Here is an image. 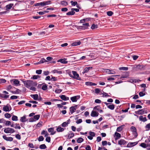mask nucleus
<instances>
[{"instance_id":"nucleus-1","label":"nucleus","mask_w":150,"mask_h":150,"mask_svg":"<svg viewBox=\"0 0 150 150\" xmlns=\"http://www.w3.org/2000/svg\"><path fill=\"white\" fill-rule=\"evenodd\" d=\"M24 86L27 88H29L31 86H36L37 83L36 82H34L33 81L27 80L23 81Z\"/></svg>"},{"instance_id":"nucleus-2","label":"nucleus","mask_w":150,"mask_h":150,"mask_svg":"<svg viewBox=\"0 0 150 150\" xmlns=\"http://www.w3.org/2000/svg\"><path fill=\"white\" fill-rule=\"evenodd\" d=\"M72 72L73 76H72L71 74H69V75L71 77L77 80H79L80 78H79V75L77 74L76 71H72Z\"/></svg>"},{"instance_id":"nucleus-3","label":"nucleus","mask_w":150,"mask_h":150,"mask_svg":"<svg viewBox=\"0 0 150 150\" xmlns=\"http://www.w3.org/2000/svg\"><path fill=\"white\" fill-rule=\"evenodd\" d=\"M3 110L6 112L10 111L11 110V108L9 104H7L6 105L4 106L3 108Z\"/></svg>"},{"instance_id":"nucleus-4","label":"nucleus","mask_w":150,"mask_h":150,"mask_svg":"<svg viewBox=\"0 0 150 150\" xmlns=\"http://www.w3.org/2000/svg\"><path fill=\"white\" fill-rule=\"evenodd\" d=\"M4 131L6 133H13L15 132V130L13 129L7 128L4 129Z\"/></svg>"},{"instance_id":"nucleus-5","label":"nucleus","mask_w":150,"mask_h":150,"mask_svg":"<svg viewBox=\"0 0 150 150\" xmlns=\"http://www.w3.org/2000/svg\"><path fill=\"white\" fill-rule=\"evenodd\" d=\"M77 107V105H75L74 106H71L70 108V112L71 114H73L74 112H75V110H76Z\"/></svg>"},{"instance_id":"nucleus-6","label":"nucleus","mask_w":150,"mask_h":150,"mask_svg":"<svg viewBox=\"0 0 150 150\" xmlns=\"http://www.w3.org/2000/svg\"><path fill=\"white\" fill-rule=\"evenodd\" d=\"M147 112L144 110V109L139 110L138 111H136L135 113L136 114L142 115L144 113H146Z\"/></svg>"},{"instance_id":"nucleus-7","label":"nucleus","mask_w":150,"mask_h":150,"mask_svg":"<svg viewBox=\"0 0 150 150\" xmlns=\"http://www.w3.org/2000/svg\"><path fill=\"white\" fill-rule=\"evenodd\" d=\"M131 131L133 132V134L135 137H137V130L136 128L134 126H132L131 127Z\"/></svg>"},{"instance_id":"nucleus-8","label":"nucleus","mask_w":150,"mask_h":150,"mask_svg":"<svg viewBox=\"0 0 150 150\" xmlns=\"http://www.w3.org/2000/svg\"><path fill=\"white\" fill-rule=\"evenodd\" d=\"M90 136H88V138L90 140H92L93 139V137L95 136V133L94 132L90 131L89 132Z\"/></svg>"},{"instance_id":"nucleus-9","label":"nucleus","mask_w":150,"mask_h":150,"mask_svg":"<svg viewBox=\"0 0 150 150\" xmlns=\"http://www.w3.org/2000/svg\"><path fill=\"white\" fill-rule=\"evenodd\" d=\"M89 26V23H83V25L80 27V29L82 30H84L88 28V27Z\"/></svg>"},{"instance_id":"nucleus-10","label":"nucleus","mask_w":150,"mask_h":150,"mask_svg":"<svg viewBox=\"0 0 150 150\" xmlns=\"http://www.w3.org/2000/svg\"><path fill=\"white\" fill-rule=\"evenodd\" d=\"M79 98L80 96H77L71 97L70 99L73 102H76L77 101V99H79Z\"/></svg>"},{"instance_id":"nucleus-11","label":"nucleus","mask_w":150,"mask_h":150,"mask_svg":"<svg viewBox=\"0 0 150 150\" xmlns=\"http://www.w3.org/2000/svg\"><path fill=\"white\" fill-rule=\"evenodd\" d=\"M92 69V67H86L83 69L82 73L84 74L86 73L89 70Z\"/></svg>"},{"instance_id":"nucleus-12","label":"nucleus","mask_w":150,"mask_h":150,"mask_svg":"<svg viewBox=\"0 0 150 150\" xmlns=\"http://www.w3.org/2000/svg\"><path fill=\"white\" fill-rule=\"evenodd\" d=\"M11 81H13V84L16 85L18 86L20 85V81L17 79H14Z\"/></svg>"},{"instance_id":"nucleus-13","label":"nucleus","mask_w":150,"mask_h":150,"mask_svg":"<svg viewBox=\"0 0 150 150\" xmlns=\"http://www.w3.org/2000/svg\"><path fill=\"white\" fill-rule=\"evenodd\" d=\"M137 143L138 142H129L128 144L127 145V147H131L137 145Z\"/></svg>"},{"instance_id":"nucleus-14","label":"nucleus","mask_w":150,"mask_h":150,"mask_svg":"<svg viewBox=\"0 0 150 150\" xmlns=\"http://www.w3.org/2000/svg\"><path fill=\"white\" fill-rule=\"evenodd\" d=\"M127 142L123 139H121L118 141V144L120 145H124Z\"/></svg>"},{"instance_id":"nucleus-15","label":"nucleus","mask_w":150,"mask_h":150,"mask_svg":"<svg viewBox=\"0 0 150 150\" xmlns=\"http://www.w3.org/2000/svg\"><path fill=\"white\" fill-rule=\"evenodd\" d=\"M3 138L5 140L7 141L11 142L13 140V138L12 137H7L6 136V135L3 136Z\"/></svg>"},{"instance_id":"nucleus-16","label":"nucleus","mask_w":150,"mask_h":150,"mask_svg":"<svg viewBox=\"0 0 150 150\" xmlns=\"http://www.w3.org/2000/svg\"><path fill=\"white\" fill-rule=\"evenodd\" d=\"M49 132L50 133L51 135H53L56 132L54 131V128H50L48 129Z\"/></svg>"},{"instance_id":"nucleus-17","label":"nucleus","mask_w":150,"mask_h":150,"mask_svg":"<svg viewBox=\"0 0 150 150\" xmlns=\"http://www.w3.org/2000/svg\"><path fill=\"white\" fill-rule=\"evenodd\" d=\"M98 113L96 112L93 111L91 114V116L93 117H97L98 115Z\"/></svg>"},{"instance_id":"nucleus-18","label":"nucleus","mask_w":150,"mask_h":150,"mask_svg":"<svg viewBox=\"0 0 150 150\" xmlns=\"http://www.w3.org/2000/svg\"><path fill=\"white\" fill-rule=\"evenodd\" d=\"M139 120L145 122L147 121L146 117H143V116H140L139 117Z\"/></svg>"},{"instance_id":"nucleus-19","label":"nucleus","mask_w":150,"mask_h":150,"mask_svg":"<svg viewBox=\"0 0 150 150\" xmlns=\"http://www.w3.org/2000/svg\"><path fill=\"white\" fill-rule=\"evenodd\" d=\"M61 98L64 100H69V98L66 97L64 95H62L59 96Z\"/></svg>"},{"instance_id":"nucleus-20","label":"nucleus","mask_w":150,"mask_h":150,"mask_svg":"<svg viewBox=\"0 0 150 150\" xmlns=\"http://www.w3.org/2000/svg\"><path fill=\"white\" fill-rule=\"evenodd\" d=\"M58 62H60L63 64H66L67 62V61H66V59H59L58 61Z\"/></svg>"},{"instance_id":"nucleus-21","label":"nucleus","mask_w":150,"mask_h":150,"mask_svg":"<svg viewBox=\"0 0 150 150\" xmlns=\"http://www.w3.org/2000/svg\"><path fill=\"white\" fill-rule=\"evenodd\" d=\"M114 135V137L115 136L116 137L115 138V140H117L121 137L120 134L117 132H115V133Z\"/></svg>"},{"instance_id":"nucleus-22","label":"nucleus","mask_w":150,"mask_h":150,"mask_svg":"<svg viewBox=\"0 0 150 150\" xmlns=\"http://www.w3.org/2000/svg\"><path fill=\"white\" fill-rule=\"evenodd\" d=\"M101 56L102 57H108L106 53L103 51L101 52Z\"/></svg>"},{"instance_id":"nucleus-23","label":"nucleus","mask_w":150,"mask_h":150,"mask_svg":"<svg viewBox=\"0 0 150 150\" xmlns=\"http://www.w3.org/2000/svg\"><path fill=\"white\" fill-rule=\"evenodd\" d=\"M13 6V4H10L6 6V9L8 10L10 9Z\"/></svg>"},{"instance_id":"nucleus-24","label":"nucleus","mask_w":150,"mask_h":150,"mask_svg":"<svg viewBox=\"0 0 150 150\" xmlns=\"http://www.w3.org/2000/svg\"><path fill=\"white\" fill-rule=\"evenodd\" d=\"M31 96L32 98H33V99L35 100H38V94H35V95H31Z\"/></svg>"},{"instance_id":"nucleus-25","label":"nucleus","mask_w":150,"mask_h":150,"mask_svg":"<svg viewBox=\"0 0 150 150\" xmlns=\"http://www.w3.org/2000/svg\"><path fill=\"white\" fill-rule=\"evenodd\" d=\"M20 120L22 122H25L27 121V120L26 119V117L25 116H24L23 117H21Z\"/></svg>"},{"instance_id":"nucleus-26","label":"nucleus","mask_w":150,"mask_h":150,"mask_svg":"<svg viewBox=\"0 0 150 150\" xmlns=\"http://www.w3.org/2000/svg\"><path fill=\"white\" fill-rule=\"evenodd\" d=\"M64 130V129L59 126L57 128V130L58 132H62Z\"/></svg>"},{"instance_id":"nucleus-27","label":"nucleus","mask_w":150,"mask_h":150,"mask_svg":"<svg viewBox=\"0 0 150 150\" xmlns=\"http://www.w3.org/2000/svg\"><path fill=\"white\" fill-rule=\"evenodd\" d=\"M81 44V42L79 41L78 42H75L73 43L72 44V46H76L79 45Z\"/></svg>"},{"instance_id":"nucleus-28","label":"nucleus","mask_w":150,"mask_h":150,"mask_svg":"<svg viewBox=\"0 0 150 150\" xmlns=\"http://www.w3.org/2000/svg\"><path fill=\"white\" fill-rule=\"evenodd\" d=\"M128 81L131 83H136L137 82H138V80L137 79H131Z\"/></svg>"},{"instance_id":"nucleus-29","label":"nucleus","mask_w":150,"mask_h":150,"mask_svg":"<svg viewBox=\"0 0 150 150\" xmlns=\"http://www.w3.org/2000/svg\"><path fill=\"white\" fill-rule=\"evenodd\" d=\"M34 6H44L43 2H41L39 3L35 4H34Z\"/></svg>"},{"instance_id":"nucleus-30","label":"nucleus","mask_w":150,"mask_h":150,"mask_svg":"<svg viewBox=\"0 0 150 150\" xmlns=\"http://www.w3.org/2000/svg\"><path fill=\"white\" fill-rule=\"evenodd\" d=\"M104 71L108 74H115V73H114L111 72V71L109 69H105L104 70Z\"/></svg>"},{"instance_id":"nucleus-31","label":"nucleus","mask_w":150,"mask_h":150,"mask_svg":"<svg viewBox=\"0 0 150 150\" xmlns=\"http://www.w3.org/2000/svg\"><path fill=\"white\" fill-rule=\"evenodd\" d=\"M124 125L120 126L118 127L117 129V131L118 132H120L123 129V126Z\"/></svg>"},{"instance_id":"nucleus-32","label":"nucleus","mask_w":150,"mask_h":150,"mask_svg":"<svg viewBox=\"0 0 150 150\" xmlns=\"http://www.w3.org/2000/svg\"><path fill=\"white\" fill-rule=\"evenodd\" d=\"M75 13V12L73 11H69L67 12L66 14L67 15H74Z\"/></svg>"},{"instance_id":"nucleus-33","label":"nucleus","mask_w":150,"mask_h":150,"mask_svg":"<svg viewBox=\"0 0 150 150\" xmlns=\"http://www.w3.org/2000/svg\"><path fill=\"white\" fill-rule=\"evenodd\" d=\"M12 120L14 121H16L18 120V117L15 115H13L12 117Z\"/></svg>"},{"instance_id":"nucleus-34","label":"nucleus","mask_w":150,"mask_h":150,"mask_svg":"<svg viewBox=\"0 0 150 150\" xmlns=\"http://www.w3.org/2000/svg\"><path fill=\"white\" fill-rule=\"evenodd\" d=\"M108 107L111 110H113L114 109L115 106L113 104H112V105L108 106Z\"/></svg>"},{"instance_id":"nucleus-35","label":"nucleus","mask_w":150,"mask_h":150,"mask_svg":"<svg viewBox=\"0 0 150 150\" xmlns=\"http://www.w3.org/2000/svg\"><path fill=\"white\" fill-rule=\"evenodd\" d=\"M51 2V1H44L43 2L44 6L47 5L49 4Z\"/></svg>"},{"instance_id":"nucleus-36","label":"nucleus","mask_w":150,"mask_h":150,"mask_svg":"<svg viewBox=\"0 0 150 150\" xmlns=\"http://www.w3.org/2000/svg\"><path fill=\"white\" fill-rule=\"evenodd\" d=\"M98 26L97 25H96L94 24H93L91 27V28L93 30L95 28H97Z\"/></svg>"},{"instance_id":"nucleus-37","label":"nucleus","mask_w":150,"mask_h":150,"mask_svg":"<svg viewBox=\"0 0 150 150\" xmlns=\"http://www.w3.org/2000/svg\"><path fill=\"white\" fill-rule=\"evenodd\" d=\"M83 140L82 138L80 137L78 139L77 141L78 143H81L83 141Z\"/></svg>"},{"instance_id":"nucleus-38","label":"nucleus","mask_w":150,"mask_h":150,"mask_svg":"<svg viewBox=\"0 0 150 150\" xmlns=\"http://www.w3.org/2000/svg\"><path fill=\"white\" fill-rule=\"evenodd\" d=\"M0 96L3 98H7L9 96L4 94H2Z\"/></svg>"},{"instance_id":"nucleus-39","label":"nucleus","mask_w":150,"mask_h":150,"mask_svg":"<svg viewBox=\"0 0 150 150\" xmlns=\"http://www.w3.org/2000/svg\"><path fill=\"white\" fill-rule=\"evenodd\" d=\"M11 122L9 121H6L5 122V124L6 126H9L11 125Z\"/></svg>"},{"instance_id":"nucleus-40","label":"nucleus","mask_w":150,"mask_h":150,"mask_svg":"<svg viewBox=\"0 0 150 150\" xmlns=\"http://www.w3.org/2000/svg\"><path fill=\"white\" fill-rule=\"evenodd\" d=\"M74 136V133H72L69 134L68 139H70Z\"/></svg>"},{"instance_id":"nucleus-41","label":"nucleus","mask_w":150,"mask_h":150,"mask_svg":"<svg viewBox=\"0 0 150 150\" xmlns=\"http://www.w3.org/2000/svg\"><path fill=\"white\" fill-rule=\"evenodd\" d=\"M47 147L45 144H41L40 146V148L41 149H45Z\"/></svg>"},{"instance_id":"nucleus-42","label":"nucleus","mask_w":150,"mask_h":150,"mask_svg":"<svg viewBox=\"0 0 150 150\" xmlns=\"http://www.w3.org/2000/svg\"><path fill=\"white\" fill-rule=\"evenodd\" d=\"M40 76L38 75H33V77L31 78V79H36L38 78H40Z\"/></svg>"},{"instance_id":"nucleus-43","label":"nucleus","mask_w":150,"mask_h":150,"mask_svg":"<svg viewBox=\"0 0 150 150\" xmlns=\"http://www.w3.org/2000/svg\"><path fill=\"white\" fill-rule=\"evenodd\" d=\"M61 4L62 5H64L65 6L68 5V3L64 1H62L61 2Z\"/></svg>"},{"instance_id":"nucleus-44","label":"nucleus","mask_w":150,"mask_h":150,"mask_svg":"<svg viewBox=\"0 0 150 150\" xmlns=\"http://www.w3.org/2000/svg\"><path fill=\"white\" fill-rule=\"evenodd\" d=\"M53 73H59V74H61L62 73V72L61 71H58V70L55 69L53 70L52 71Z\"/></svg>"},{"instance_id":"nucleus-45","label":"nucleus","mask_w":150,"mask_h":150,"mask_svg":"<svg viewBox=\"0 0 150 150\" xmlns=\"http://www.w3.org/2000/svg\"><path fill=\"white\" fill-rule=\"evenodd\" d=\"M47 88V86L46 84H45L42 87V89L43 90H45Z\"/></svg>"},{"instance_id":"nucleus-46","label":"nucleus","mask_w":150,"mask_h":150,"mask_svg":"<svg viewBox=\"0 0 150 150\" xmlns=\"http://www.w3.org/2000/svg\"><path fill=\"white\" fill-rule=\"evenodd\" d=\"M40 115H35L33 117L36 120H38L39 118L40 117Z\"/></svg>"},{"instance_id":"nucleus-47","label":"nucleus","mask_w":150,"mask_h":150,"mask_svg":"<svg viewBox=\"0 0 150 150\" xmlns=\"http://www.w3.org/2000/svg\"><path fill=\"white\" fill-rule=\"evenodd\" d=\"M70 3L71 4V5L73 6H75L77 4V2L76 1H71Z\"/></svg>"},{"instance_id":"nucleus-48","label":"nucleus","mask_w":150,"mask_h":150,"mask_svg":"<svg viewBox=\"0 0 150 150\" xmlns=\"http://www.w3.org/2000/svg\"><path fill=\"white\" fill-rule=\"evenodd\" d=\"M4 116L6 118H9L11 117V116L10 114L6 113L5 114Z\"/></svg>"},{"instance_id":"nucleus-49","label":"nucleus","mask_w":150,"mask_h":150,"mask_svg":"<svg viewBox=\"0 0 150 150\" xmlns=\"http://www.w3.org/2000/svg\"><path fill=\"white\" fill-rule=\"evenodd\" d=\"M68 122H65L62 124L61 125L62 127H64L67 125L68 124Z\"/></svg>"},{"instance_id":"nucleus-50","label":"nucleus","mask_w":150,"mask_h":150,"mask_svg":"<svg viewBox=\"0 0 150 150\" xmlns=\"http://www.w3.org/2000/svg\"><path fill=\"white\" fill-rule=\"evenodd\" d=\"M35 86H31L30 87V89L33 91H35L36 90V88L35 87Z\"/></svg>"},{"instance_id":"nucleus-51","label":"nucleus","mask_w":150,"mask_h":150,"mask_svg":"<svg viewBox=\"0 0 150 150\" xmlns=\"http://www.w3.org/2000/svg\"><path fill=\"white\" fill-rule=\"evenodd\" d=\"M146 129L148 130L150 129V123L147 124L145 126Z\"/></svg>"},{"instance_id":"nucleus-52","label":"nucleus","mask_w":150,"mask_h":150,"mask_svg":"<svg viewBox=\"0 0 150 150\" xmlns=\"http://www.w3.org/2000/svg\"><path fill=\"white\" fill-rule=\"evenodd\" d=\"M44 139V137L42 136H40L38 139V140L40 142V141H42Z\"/></svg>"},{"instance_id":"nucleus-53","label":"nucleus","mask_w":150,"mask_h":150,"mask_svg":"<svg viewBox=\"0 0 150 150\" xmlns=\"http://www.w3.org/2000/svg\"><path fill=\"white\" fill-rule=\"evenodd\" d=\"M140 146L144 148H146L147 146L146 144L144 143H142L140 144Z\"/></svg>"},{"instance_id":"nucleus-54","label":"nucleus","mask_w":150,"mask_h":150,"mask_svg":"<svg viewBox=\"0 0 150 150\" xmlns=\"http://www.w3.org/2000/svg\"><path fill=\"white\" fill-rule=\"evenodd\" d=\"M107 14L108 16H111L113 14V12L111 11H109L107 12Z\"/></svg>"},{"instance_id":"nucleus-55","label":"nucleus","mask_w":150,"mask_h":150,"mask_svg":"<svg viewBox=\"0 0 150 150\" xmlns=\"http://www.w3.org/2000/svg\"><path fill=\"white\" fill-rule=\"evenodd\" d=\"M62 90L59 89H57L55 90V92L56 93H59L61 92Z\"/></svg>"},{"instance_id":"nucleus-56","label":"nucleus","mask_w":150,"mask_h":150,"mask_svg":"<svg viewBox=\"0 0 150 150\" xmlns=\"http://www.w3.org/2000/svg\"><path fill=\"white\" fill-rule=\"evenodd\" d=\"M47 61L44 59H42L40 61V63H41V64L43 63L44 62H47Z\"/></svg>"},{"instance_id":"nucleus-57","label":"nucleus","mask_w":150,"mask_h":150,"mask_svg":"<svg viewBox=\"0 0 150 150\" xmlns=\"http://www.w3.org/2000/svg\"><path fill=\"white\" fill-rule=\"evenodd\" d=\"M42 72V70L41 69L37 70L36 71V73L38 74H40Z\"/></svg>"},{"instance_id":"nucleus-58","label":"nucleus","mask_w":150,"mask_h":150,"mask_svg":"<svg viewBox=\"0 0 150 150\" xmlns=\"http://www.w3.org/2000/svg\"><path fill=\"white\" fill-rule=\"evenodd\" d=\"M100 107L99 106H97L93 108V109L95 110H97L99 111V109H100Z\"/></svg>"},{"instance_id":"nucleus-59","label":"nucleus","mask_w":150,"mask_h":150,"mask_svg":"<svg viewBox=\"0 0 150 150\" xmlns=\"http://www.w3.org/2000/svg\"><path fill=\"white\" fill-rule=\"evenodd\" d=\"M145 93H143L142 92H140L139 93V95L140 97L143 96L145 95Z\"/></svg>"},{"instance_id":"nucleus-60","label":"nucleus","mask_w":150,"mask_h":150,"mask_svg":"<svg viewBox=\"0 0 150 150\" xmlns=\"http://www.w3.org/2000/svg\"><path fill=\"white\" fill-rule=\"evenodd\" d=\"M18 98V96H13L11 97L10 98L11 99H16Z\"/></svg>"},{"instance_id":"nucleus-61","label":"nucleus","mask_w":150,"mask_h":150,"mask_svg":"<svg viewBox=\"0 0 150 150\" xmlns=\"http://www.w3.org/2000/svg\"><path fill=\"white\" fill-rule=\"evenodd\" d=\"M45 139L46 141L48 142H50V137H47Z\"/></svg>"},{"instance_id":"nucleus-62","label":"nucleus","mask_w":150,"mask_h":150,"mask_svg":"<svg viewBox=\"0 0 150 150\" xmlns=\"http://www.w3.org/2000/svg\"><path fill=\"white\" fill-rule=\"evenodd\" d=\"M95 92L96 93H99L100 92V90L98 88H96L95 90Z\"/></svg>"},{"instance_id":"nucleus-63","label":"nucleus","mask_w":150,"mask_h":150,"mask_svg":"<svg viewBox=\"0 0 150 150\" xmlns=\"http://www.w3.org/2000/svg\"><path fill=\"white\" fill-rule=\"evenodd\" d=\"M68 10V9L67 8H64L61 9V11L63 12H66Z\"/></svg>"},{"instance_id":"nucleus-64","label":"nucleus","mask_w":150,"mask_h":150,"mask_svg":"<svg viewBox=\"0 0 150 150\" xmlns=\"http://www.w3.org/2000/svg\"><path fill=\"white\" fill-rule=\"evenodd\" d=\"M6 82V80L4 79H0V84L1 83H4Z\"/></svg>"}]
</instances>
